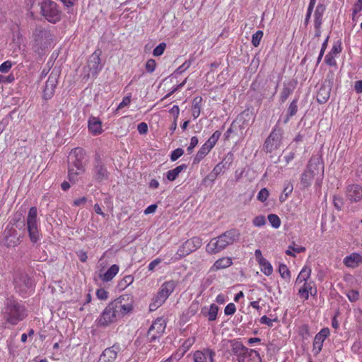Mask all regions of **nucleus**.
I'll use <instances>...</instances> for the list:
<instances>
[{"label": "nucleus", "instance_id": "obj_32", "mask_svg": "<svg viewBox=\"0 0 362 362\" xmlns=\"http://www.w3.org/2000/svg\"><path fill=\"white\" fill-rule=\"evenodd\" d=\"M202 98L197 96L194 98L192 106V115L194 119H197L201 113Z\"/></svg>", "mask_w": 362, "mask_h": 362}, {"label": "nucleus", "instance_id": "obj_7", "mask_svg": "<svg viewBox=\"0 0 362 362\" xmlns=\"http://www.w3.org/2000/svg\"><path fill=\"white\" fill-rule=\"evenodd\" d=\"M134 297L131 294H122L110 304L122 319L125 315H130L134 310Z\"/></svg>", "mask_w": 362, "mask_h": 362}, {"label": "nucleus", "instance_id": "obj_40", "mask_svg": "<svg viewBox=\"0 0 362 362\" xmlns=\"http://www.w3.org/2000/svg\"><path fill=\"white\" fill-rule=\"evenodd\" d=\"M220 136L221 132L219 131L214 132L213 134L209 138V139L204 143L205 146H208L211 150L217 143Z\"/></svg>", "mask_w": 362, "mask_h": 362}, {"label": "nucleus", "instance_id": "obj_41", "mask_svg": "<svg viewBox=\"0 0 362 362\" xmlns=\"http://www.w3.org/2000/svg\"><path fill=\"white\" fill-rule=\"evenodd\" d=\"M279 272L281 278L286 281L291 279V272L285 264H281L279 267Z\"/></svg>", "mask_w": 362, "mask_h": 362}, {"label": "nucleus", "instance_id": "obj_18", "mask_svg": "<svg viewBox=\"0 0 362 362\" xmlns=\"http://www.w3.org/2000/svg\"><path fill=\"white\" fill-rule=\"evenodd\" d=\"M345 195L351 203L360 202L362 199V186L358 184L349 185L346 187Z\"/></svg>", "mask_w": 362, "mask_h": 362}, {"label": "nucleus", "instance_id": "obj_6", "mask_svg": "<svg viewBox=\"0 0 362 362\" xmlns=\"http://www.w3.org/2000/svg\"><path fill=\"white\" fill-rule=\"evenodd\" d=\"M40 8L41 15L48 22L54 24L61 21L62 11L57 2L52 0H42Z\"/></svg>", "mask_w": 362, "mask_h": 362}, {"label": "nucleus", "instance_id": "obj_21", "mask_svg": "<svg viewBox=\"0 0 362 362\" xmlns=\"http://www.w3.org/2000/svg\"><path fill=\"white\" fill-rule=\"evenodd\" d=\"M94 179L99 182L108 180L109 173L100 160L97 161L93 168Z\"/></svg>", "mask_w": 362, "mask_h": 362}, {"label": "nucleus", "instance_id": "obj_58", "mask_svg": "<svg viewBox=\"0 0 362 362\" xmlns=\"http://www.w3.org/2000/svg\"><path fill=\"white\" fill-rule=\"evenodd\" d=\"M195 341H196L195 337H189V338L187 339L183 342L182 348L185 349V351H187L192 346V345L195 343Z\"/></svg>", "mask_w": 362, "mask_h": 362}, {"label": "nucleus", "instance_id": "obj_14", "mask_svg": "<svg viewBox=\"0 0 362 362\" xmlns=\"http://www.w3.org/2000/svg\"><path fill=\"white\" fill-rule=\"evenodd\" d=\"M298 286V295L303 301L308 300L310 296L317 294L316 284L314 281L296 284Z\"/></svg>", "mask_w": 362, "mask_h": 362}, {"label": "nucleus", "instance_id": "obj_28", "mask_svg": "<svg viewBox=\"0 0 362 362\" xmlns=\"http://www.w3.org/2000/svg\"><path fill=\"white\" fill-rule=\"evenodd\" d=\"M329 97L330 88L325 85L321 86L317 93V103L324 104L329 100Z\"/></svg>", "mask_w": 362, "mask_h": 362}, {"label": "nucleus", "instance_id": "obj_43", "mask_svg": "<svg viewBox=\"0 0 362 362\" xmlns=\"http://www.w3.org/2000/svg\"><path fill=\"white\" fill-rule=\"evenodd\" d=\"M268 221L270 223L271 226L274 228H279L281 226V219L279 217L274 214H271L268 215Z\"/></svg>", "mask_w": 362, "mask_h": 362}, {"label": "nucleus", "instance_id": "obj_62", "mask_svg": "<svg viewBox=\"0 0 362 362\" xmlns=\"http://www.w3.org/2000/svg\"><path fill=\"white\" fill-rule=\"evenodd\" d=\"M198 143H199V139L197 136H192L191 138L189 146L187 148L189 153L192 152L193 149L198 144Z\"/></svg>", "mask_w": 362, "mask_h": 362}, {"label": "nucleus", "instance_id": "obj_38", "mask_svg": "<svg viewBox=\"0 0 362 362\" xmlns=\"http://www.w3.org/2000/svg\"><path fill=\"white\" fill-rule=\"evenodd\" d=\"M297 103H298L297 99L293 100L290 103L288 108V111H287V115L284 121V122L285 124L289 121V119L291 117L294 116L297 113V111H298Z\"/></svg>", "mask_w": 362, "mask_h": 362}, {"label": "nucleus", "instance_id": "obj_56", "mask_svg": "<svg viewBox=\"0 0 362 362\" xmlns=\"http://www.w3.org/2000/svg\"><path fill=\"white\" fill-rule=\"evenodd\" d=\"M130 103H131V95L124 97L122 102L118 105L115 112H117L119 110L128 106Z\"/></svg>", "mask_w": 362, "mask_h": 362}, {"label": "nucleus", "instance_id": "obj_33", "mask_svg": "<svg viewBox=\"0 0 362 362\" xmlns=\"http://www.w3.org/2000/svg\"><path fill=\"white\" fill-rule=\"evenodd\" d=\"M210 151L211 149L204 144L196 153L193 159V164L199 163Z\"/></svg>", "mask_w": 362, "mask_h": 362}, {"label": "nucleus", "instance_id": "obj_25", "mask_svg": "<svg viewBox=\"0 0 362 362\" xmlns=\"http://www.w3.org/2000/svg\"><path fill=\"white\" fill-rule=\"evenodd\" d=\"M176 282L173 280L165 281L158 290L166 299L173 293L176 287Z\"/></svg>", "mask_w": 362, "mask_h": 362}, {"label": "nucleus", "instance_id": "obj_47", "mask_svg": "<svg viewBox=\"0 0 362 362\" xmlns=\"http://www.w3.org/2000/svg\"><path fill=\"white\" fill-rule=\"evenodd\" d=\"M165 48H166V44L165 42L160 43L158 46H156L154 48V49L153 51V56H155V57L161 56L164 53Z\"/></svg>", "mask_w": 362, "mask_h": 362}, {"label": "nucleus", "instance_id": "obj_37", "mask_svg": "<svg viewBox=\"0 0 362 362\" xmlns=\"http://www.w3.org/2000/svg\"><path fill=\"white\" fill-rule=\"evenodd\" d=\"M306 248L303 246H296V243H293L292 245H290L288 247V249L286 250V254L288 256L295 257L296 252L301 253L305 252Z\"/></svg>", "mask_w": 362, "mask_h": 362}, {"label": "nucleus", "instance_id": "obj_31", "mask_svg": "<svg viewBox=\"0 0 362 362\" xmlns=\"http://www.w3.org/2000/svg\"><path fill=\"white\" fill-rule=\"evenodd\" d=\"M119 267L117 264L112 265L103 275L101 276V279L103 281L108 282L113 279V278L118 274Z\"/></svg>", "mask_w": 362, "mask_h": 362}, {"label": "nucleus", "instance_id": "obj_36", "mask_svg": "<svg viewBox=\"0 0 362 362\" xmlns=\"http://www.w3.org/2000/svg\"><path fill=\"white\" fill-rule=\"evenodd\" d=\"M20 281L23 284V285H19L21 291L27 292V290L32 289L33 281L28 276V275L22 274L20 277Z\"/></svg>", "mask_w": 362, "mask_h": 362}, {"label": "nucleus", "instance_id": "obj_46", "mask_svg": "<svg viewBox=\"0 0 362 362\" xmlns=\"http://www.w3.org/2000/svg\"><path fill=\"white\" fill-rule=\"evenodd\" d=\"M298 334L303 338L307 339L310 335L309 326L306 324L299 326Z\"/></svg>", "mask_w": 362, "mask_h": 362}, {"label": "nucleus", "instance_id": "obj_48", "mask_svg": "<svg viewBox=\"0 0 362 362\" xmlns=\"http://www.w3.org/2000/svg\"><path fill=\"white\" fill-rule=\"evenodd\" d=\"M336 55L332 54L329 52L327 53V54L325 57V62L327 65L329 66H337V62H336Z\"/></svg>", "mask_w": 362, "mask_h": 362}, {"label": "nucleus", "instance_id": "obj_42", "mask_svg": "<svg viewBox=\"0 0 362 362\" xmlns=\"http://www.w3.org/2000/svg\"><path fill=\"white\" fill-rule=\"evenodd\" d=\"M293 185L290 182H287L285 184V187L283 189V194H281L279 197L280 202H284L289 194H291L293 192Z\"/></svg>", "mask_w": 362, "mask_h": 362}, {"label": "nucleus", "instance_id": "obj_61", "mask_svg": "<svg viewBox=\"0 0 362 362\" xmlns=\"http://www.w3.org/2000/svg\"><path fill=\"white\" fill-rule=\"evenodd\" d=\"M351 350L354 354H359L362 351V345L360 341H356L351 346Z\"/></svg>", "mask_w": 362, "mask_h": 362}, {"label": "nucleus", "instance_id": "obj_59", "mask_svg": "<svg viewBox=\"0 0 362 362\" xmlns=\"http://www.w3.org/2000/svg\"><path fill=\"white\" fill-rule=\"evenodd\" d=\"M265 223L266 220L264 216H257L252 221L253 225L257 227L263 226Z\"/></svg>", "mask_w": 362, "mask_h": 362}, {"label": "nucleus", "instance_id": "obj_27", "mask_svg": "<svg viewBox=\"0 0 362 362\" xmlns=\"http://www.w3.org/2000/svg\"><path fill=\"white\" fill-rule=\"evenodd\" d=\"M218 312V307L214 303L211 304L209 309L204 307L202 310V313L208 319L209 321H215L217 318Z\"/></svg>", "mask_w": 362, "mask_h": 362}, {"label": "nucleus", "instance_id": "obj_30", "mask_svg": "<svg viewBox=\"0 0 362 362\" xmlns=\"http://www.w3.org/2000/svg\"><path fill=\"white\" fill-rule=\"evenodd\" d=\"M167 299L160 293L157 292L156 295L152 298V300L149 305V309L151 311H154L160 307Z\"/></svg>", "mask_w": 362, "mask_h": 362}, {"label": "nucleus", "instance_id": "obj_12", "mask_svg": "<svg viewBox=\"0 0 362 362\" xmlns=\"http://www.w3.org/2000/svg\"><path fill=\"white\" fill-rule=\"evenodd\" d=\"M121 318L110 304L105 308L98 320V325L100 327H107L117 322Z\"/></svg>", "mask_w": 362, "mask_h": 362}, {"label": "nucleus", "instance_id": "obj_17", "mask_svg": "<svg viewBox=\"0 0 362 362\" xmlns=\"http://www.w3.org/2000/svg\"><path fill=\"white\" fill-rule=\"evenodd\" d=\"M231 351L237 356L238 362H243V357L247 353H252V349L245 346L238 339H233L230 342Z\"/></svg>", "mask_w": 362, "mask_h": 362}, {"label": "nucleus", "instance_id": "obj_10", "mask_svg": "<svg viewBox=\"0 0 362 362\" xmlns=\"http://www.w3.org/2000/svg\"><path fill=\"white\" fill-rule=\"evenodd\" d=\"M202 243V239L197 236L187 240L177 250L176 255L178 257H176V259H180L196 251L201 247Z\"/></svg>", "mask_w": 362, "mask_h": 362}, {"label": "nucleus", "instance_id": "obj_60", "mask_svg": "<svg viewBox=\"0 0 362 362\" xmlns=\"http://www.w3.org/2000/svg\"><path fill=\"white\" fill-rule=\"evenodd\" d=\"M96 296L100 300H105L108 298V292L104 288H99L96 291Z\"/></svg>", "mask_w": 362, "mask_h": 362}, {"label": "nucleus", "instance_id": "obj_63", "mask_svg": "<svg viewBox=\"0 0 362 362\" xmlns=\"http://www.w3.org/2000/svg\"><path fill=\"white\" fill-rule=\"evenodd\" d=\"M275 320H276V319L272 320L269 317H268L267 315H264L259 319V322L261 324L267 325L269 327H272L273 322Z\"/></svg>", "mask_w": 362, "mask_h": 362}, {"label": "nucleus", "instance_id": "obj_34", "mask_svg": "<svg viewBox=\"0 0 362 362\" xmlns=\"http://www.w3.org/2000/svg\"><path fill=\"white\" fill-rule=\"evenodd\" d=\"M186 164H182L179 166H177L173 170H170L167 172V179L170 181H174L176 180V178L178 177L179 174L183 170L187 168Z\"/></svg>", "mask_w": 362, "mask_h": 362}, {"label": "nucleus", "instance_id": "obj_29", "mask_svg": "<svg viewBox=\"0 0 362 362\" xmlns=\"http://www.w3.org/2000/svg\"><path fill=\"white\" fill-rule=\"evenodd\" d=\"M326 7L322 4H319L314 13V24H316V26L322 25V18L324 13L325 12Z\"/></svg>", "mask_w": 362, "mask_h": 362}, {"label": "nucleus", "instance_id": "obj_2", "mask_svg": "<svg viewBox=\"0 0 362 362\" xmlns=\"http://www.w3.org/2000/svg\"><path fill=\"white\" fill-rule=\"evenodd\" d=\"M86 152L82 148H75L70 153L71 163L69 166V180L71 182H75L78 180V176L85 171V166L83 160L85 158Z\"/></svg>", "mask_w": 362, "mask_h": 362}, {"label": "nucleus", "instance_id": "obj_26", "mask_svg": "<svg viewBox=\"0 0 362 362\" xmlns=\"http://www.w3.org/2000/svg\"><path fill=\"white\" fill-rule=\"evenodd\" d=\"M233 264V260L230 257H223L217 259L212 265L211 270L216 272L222 269L229 267Z\"/></svg>", "mask_w": 362, "mask_h": 362}, {"label": "nucleus", "instance_id": "obj_1", "mask_svg": "<svg viewBox=\"0 0 362 362\" xmlns=\"http://www.w3.org/2000/svg\"><path fill=\"white\" fill-rule=\"evenodd\" d=\"M239 237L240 233L238 230H228L218 237L212 238L206 245V251L211 255L217 254L237 241Z\"/></svg>", "mask_w": 362, "mask_h": 362}, {"label": "nucleus", "instance_id": "obj_24", "mask_svg": "<svg viewBox=\"0 0 362 362\" xmlns=\"http://www.w3.org/2000/svg\"><path fill=\"white\" fill-rule=\"evenodd\" d=\"M361 261V255L357 252H353L346 256L343 259L344 264L349 268H356Z\"/></svg>", "mask_w": 362, "mask_h": 362}, {"label": "nucleus", "instance_id": "obj_8", "mask_svg": "<svg viewBox=\"0 0 362 362\" xmlns=\"http://www.w3.org/2000/svg\"><path fill=\"white\" fill-rule=\"evenodd\" d=\"M323 173L324 166L320 163L319 160L310 159L300 177V183L303 188L309 187L315 177L319 174L322 177Z\"/></svg>", "mask_w": 362, "mask_h": 362}, {"label": "nucleus", "instance_id": "obj_45", "mask_svg": "<svg viewBox=\"0 0 362 362\" xmlns=\"http://www.w3.org/2000/svg\"><path fill=\"white\" fill-rule=\"evenodd\" d=\"M362 11V0H357L352 8V20L355 21L357 15Z\"/></svg>", "mask_w": 362, "mask_h": 362}, {"label": "nucleus", "instance_id": "obj_53", "mask_svg": "<svg viewBox=\"0 0 362 362\" xmlns=\"http://www.w3.org/2000/svg\"><path fill=\"white\" fill-rule=\"evenodd\" d=\"M156 67V62L154 59H150L147 60V62L145 64V68H146V70L147 72L153 73L155 71Z\"/></svg>", "mask_w": 362, "mask_h": 362}, {"label": "nucleus", "instance_id": "obj_22", "mask_svg": "<svg viewBox=\"0 0 362 362\" xmlns=\"http://www.w3.org/2000/svg\"><path fill=\"white\" fill-rule=\"evenodd\" d=\"M88 127L89 132L95 136L100 135L103 132L102 122L98 117H90L88 122Z\"/></svg>", "mask_w": 362, "mask_h": 362}, {"label": "nucleus", "instance_id": "obj_11", "mask_svg": "<svg viewBox=\"0 0 362 362\" xmlns=\"http://www.w3.org/2000/svg\"><path fill=\"white\" fill-rule=\"evenodd\" d=\"M165 327L166 323L163 318L159 317L154 320L147 332V342L151 344L159 339L164 333Z\"/></svg>", "mask_w": 362, "mask_h": 362}, {"label": "nucleus", "instance_id": "obj_5", "mask_svg": "<svg viewBox=\"0 0 362 362\" xmlns=\"http://www.w3.org/2000/svg\"><path fill=\"white\" fill-rule=\"evenodd\" d=\"M26 226L30 240L32 243L40 241L42 237L39 219L37 218V209L32 206L29 209L26 217Z\"/></svg>", "mask_w": 362, "mask_h": 362}, {"label": "nucleus", "instance_id": "obj_4", "mask_svg": "<svg viewBox=\"0 0 362 362\" xmlns=\"http://www.w3.org/2000/svg\"><path fill=\"white\" fill-rule=\"evenodd\" d=\"M6 321L13 325H17L27 315L25 308L15 300H8L3 311Z\"/></svg>", "mask_w": 362, "mask_h": 362}, {"label": "nucleus", "instance_id": "obj_20", "mask_svg": "<svg viewBox=\"0 0 362 362\" xmlns=\"http://www.w3.org/2000/svg\"><path fill=\"white\" fill-rule=\"evenodd\" d=\"M216 353L213 349L204 348L202 350L195 351L193 354L194 362H214Z\"/></svg>", "mask_w": 362, "mask_h": 362}, {"label": "nucleus", "instance_id": "obj_9", "mask_svg": "<svg viewBox=\"0 0 362 362\" xmlns=\"http://www.w3.org/2000/svg\"><path fill=\"white\" fill-rule=\"evenodd\" d=\"M283 134V129L277 125L272 129L264 144V148L267 153H272L281 147Z\"/></svg>", "mask_w": 362, "mask_h": 362}, {"label": "nucleus", "instance_id": "obj_39", "mask_svg": "<svg viewBox=\"0 0 362 362\" xmlns=\"http://www.w3.org/2000/svg\"><path fill=\"white\" fill-rule=\"evenodd\" d=\"M252 351L247 353L245 357H243V362H262L259 352L255 349H252Z\"/></svg>", "mask_w": 362, "mask_h": 362}, {"label": "nucleus", "instance_id": "obj_23", "mask_svg": "<svg viewBox=\"0 0 362 362\" xmlns=\"http://www.w3.org/2000/svg\"><path fill=\"white\" fill-rule=\"evenodd\" d=\"M311 267L308 265H305L299 272L296 279L295 285L313 281L311 279Z\"/></svg>", "mask_w": 362, "mask_h": 362}, {"label": "nucleus", "instance_id": "obj_55", "mask_svg": "<svg viewBox=\"0 0 362 362\" xmlns=\"http://www.w3.org/2000/svg\"><path fill=\"white\" fill-rule=\"evenodd\" d=\"M236 311V306L234 303H228L224 309V313L226 315H233Z\"/></svg>", "mask_w": 362, "mask_h": 362}, {"label": "nucleus", "instance_id": "obj_51", "mask_svg": "<svg viewBox=\"0 0 362 362\" xmlns=\"http://www.w3.org/2000/svg\"><path fill=\"white\" fill-rule=\"evenodd\" d=\"M346 296L351 302H356L359 298V292L356 290H350L347 292Z\"/></svg>", "mask_w": 362, "mask_h": 362}, {"label": "nucleus", "instance_id": "obj_44", "mask_svg": "<svg viewBox=\"0 0 362 362\" xmlns=\"http://www.w3.org/2000/svg\"><path fill=\"white\" fill-rule=\"evenodd\" d=\"M263 31L262 30H257L256 33H255L252 36V45L255 47H257L259 44H260V41L262 40V37H263Z\"/></svg>", "mask_w": 362, "mask_h": 362}, {"label": "nucleus", "instance_id": "obj_3", "mask_svg": "<svg viewBox=\"0 0 362 362\" xmlns=\"http://www.w3.org/2000/svg\"><path fill=\"white\" fill-rule=\"evenodd\" d=\"M52 35L50 31L42 27H37L33 33L32 49L37 54H42L52 45Z\"/></svg>", "mask_w": 362, "mask_h": 362}, {"label": "nucleus", "instance_id": "obj_64", "mask_svg": "<svg viewBox=\"0 0 362 362\" xmlns=\"http://www.w3.org/2000/svg\"><path fill=\"white\" fill-rule=\"evenodd\" d=\"M137 130L140 134H145L148 132V125L146 122H141L137 126Z\"/></svg>", "mask_w": 362, "mask_h": 362}, {"label": "nucleus", "instance_id": "obj_50", "mask_svg": "<svg viewBox=\"0 0 362 362\" xmlns=\"http://www.w3.org/2000/svg\"><path fill=\"white\" fill-rule=\"evenodd\" d=\"M341 42L340 41H337L333 44L332 47L329 52L337 56L341 52Z\"/></svg>", "mask_w": 362, "mask_h": 362}, {"label": "nucleus", "instance_id": "obj_57", "mask_svg": "<svg viewBox=\"0 0 362 362\" xmlns=\"http://www.w3.org/2000/svg\"><path fill=\"white\" fill-rule=\"evenodd\" d=\"M13 63L11 61H5L0 65V72L4 74L8 72V71L11 69Z\"/></svg>", "mask_w": 362, "mask_h": 362}, {"label": "nucleus", "instance_id": "obj_54", "mask_svg": "<svg viewBox=\"0 0 362 362\" xmlns=\"http://www.w3.org/2000/svg\"><path fill=\"white\" fill-rule=\"evenodd\" d=\"M269 192L267 188H262L257 194V199L262 202H265L269 197Z\"/></svg>", "mask_w": 362, "mask_h": 362}, {"label": "nucleus", "instance_id": "obj_19", "mask_svg": "<svg viewBox=\"0 0 362 362\" xmlns=\"http://www.w3.org/2000/svg\"><path fill=\"white\" fill-rule=\"evenodd\" d=\"M57 83L58 79L57 75L51 73L45 83V86L43 90L42 97L45 100H49L52 98Z\"/></svg>", "mask_w": 362, "mask_h": 362}, {"label": "nucleus", "instance_id": "obj_16", "mask_svg": "<svg viewBox=\"0 0 362 362\" xmlns=\"http://www.w3.org/2000/svg\"><path fill=\"white\" fill-rule=\"evenodd\" d=\"M101 52L100 50L95 51L90 56L88 62L89 68V75L92 77H96L98 73L102 70L103 66L100 59Z\"/></svg>", "mask_w": 362, "mask_h": 362}, {"label": "nucleus", "instance_id": "obj_49", "mask_svg": "<svg viewBox=\"0 0 362 362\" xmlns=\"http://www.w3.org/2000/svg\"><path fill=\"white\" fill-rule=\"evenodd\" d=\"M293 90L289 87H284L280 95V100L281 103H284L288 96L291 94Z\"/></svg>", "mask_w": 362, "mask_h": 362}, {"label": "nucleus", "instance_id": "obj_15", "mask_svg": "<svg viewBox=\"0 0 362 362\" xmlns=\"http://www.w3.org/2000/svg\"><path fill=\"white\" fill-rule=\"evenodd\" d=\"M330 335V330L328 327L322 328L315 336L313 343V353L317 356L322 351L325 340Z\"/></svg>", "mask_w": 362, "mask_h": 362}, {"label": "nucleus", "instance_id": "obj_35", "mask_svg": "<svg viewBox=\"0 0 362 362\" xmlns=\"http://www.w3.org/2000/svg\"><path fill=\"white\" fill-rule=\"evenodd\" d=\"M261 272L266 276H271L273 273V267L270 262L264 259L258 262Z\"/></svg>", "mask_w": 362, "mask_h": 362}, {"label": "nucleus", "instance_id": "obj_13", "mask_svg": "<svg viewBox=\"0 0 362 362\" xmlns=\"http://www.w3.org/2000/svg\"><path fill=\"white\" fill-rule=\"evenodd\" d=\"M122 351L119 343L116 342L112 346L105 349L100 355L98 362H115L118 354Z\"/></svg>", "mask_w": 362, "mask_h": 362}, {"label": "nucleus", "instance_id": "obj_52", "mask_svg": "<svg viewBox=\"0 0 362 362\" xmlns=\"http://www.w3.org/2000/svg\"><path fill=\"white\" fill-rule=\"evenodd\" d=\"M184 154V151L181 148H177L173 151L170 154V160L172 161L177 160Z\"/></svg>", "mask_w": 362, "mask_h": 362}]
</instances>
